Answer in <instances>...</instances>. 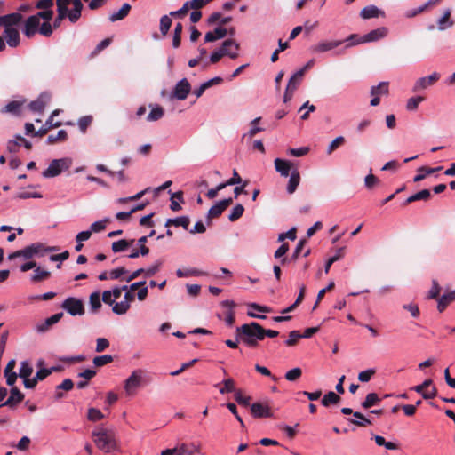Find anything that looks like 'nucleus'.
<instances>
[{
    "label": "nucleus",
    "mask_w": 455,
    "mask_h": 455,
    "mask_svg": "<svg viewBox=\"0 0 455 455\" xmlns=\"http://www.w3.org/2000/svg\"><path fill=\"white\" fill-rule=\"evenodd\" d=\"M379 183V180L371 173L368 174L364 178V184L368 189H371L374 186L378 185Z\"/></svg>",
    "instance_id": "62"
},
{
    "label": "nucleus",
    "mask_w": 455,
    "mask_h": 455,
    "mask_svg": "<svg viewBox=\"0 0 455 455\" xmlns=\"http://www.w3.org/2000/svg\"><path fill=\"white\" fill-rule=\"evenodd\" d=\"M108 221V219L95 221L91 225L89 230H92V232H94V233L100 232L106 228V223Z\"/></svg>",
    "instance_id": "59"
},
{
    "label": "nucleus",
    "mask_w": 455,
    "mask_h": 455,
    "mask_svg": "<svg viewBox=\"0 0 455 455\" xmlns=\"http://www.w3.org/2000/svg\"><path fill=\"white\" fill-rule=\"evenodd\" d=\"M24 398V395L17 389L16 387L11 390V395L9 398L4 401L2 406H13L19 403H20Z\"/></svg>",
    "instance_id": "24"
},
{
    "label": "nucleus",
    "mask_w": 455,
    "mask_h": 455,
    "mask_svg": "<svg viewBox=\"0 0 455 455\" xmlns=\"http://www.w3.org/2000/svg\"><path fill=\"white\" fill-rule=\"evenodd\" d=\"M190 224V220L188 216H180L174 219H168L165 222V226L174 225L175 227H182L188 230Z\"/></svg>",
    "instance_id": "27"
},
{
    "label": "nucleus",
    "mask_w": 455,
    "mask_h": 455,
    "mask_svg": "<svg viewBox=\"0 0 455 455\" xmlns=\"http://www.w3.org/2000/svg\"><path fill=\"white\" fill-rule=\"evenodd\" d=\"M50 276V272L44 269H42L40 267H37L34 270V274L31 276V281L36 283L41 282L43 280L47 279Z\"/></svg>",
    "instance_id": "41"
},
{
    "label": "nucleus",
    "mask_w": 455,
    "mask_h": 455,
    "mask_svg": "<svg viewBox=\"0 0 455 455\" xmlns=\"http://www.w3.org/2000/svg\"><path fill=\"white\" fill-rule=\"evenodd\" d=\"M87 418L91 421H98L104 418L103 413L96 408H90L88 410V415Z\"/></svg>",
    "instance_id": "55"
},
{
    "label": "nucleus",
    "mask_w": 455,
    "mask_h": 455,
    "mask_svg": "<svg viewBox=\"0 0 455 455\" xmlns=\"http://www.w3.org/2000/svg\"><path fill=\"white\" fill-rule=\"evenodd\" d=\"M74 387V382L70 379H65L60 385L56 387L55 399L63 397V393L60 390L70 391Z\"/></svg>",
    "instance_id": "30"
},
{
    "label": "nucleus",
    "mask_w": 455,
    "mask_h": 455,
    "mask_svg": "<svg viewBox=\"0 0 455 455\" xmlns=\"http://www.w3.org/2000/svg\"><path fill=\"white\" fill-rule=\"evenodd\" d=\"M343 42L340 40L337 41H322L311 47V51L313 52H325L331 51L339 45H341Z\"/></svg>",
    "instance_id": "15"
},
{
    "label": "nucleus",
    "mask_w": 455,
    "mask_h": 455,
    "mask_svg": "<svg viewBox=\"0 0 455 455\" xmlns=\"http://www.w3.org/2000/svg\"><path fill=\"white\" fill-rule=\"evenodd\" d=\"M300 181V175L298 170H293L290 175V180L287 185V192L292 194L297 189Z\"/></svg>",
    "instance_id": "26"
},
{
    "label": "nucleus",
    "mask_w": 455,
    "mask_h": 455,
    "mask_svg": "<svg viewBox=\"0 0 455 455\" xmlns=\"http://www.w3.org/2000/svg\"><path fill=\"white\" fill-rule=\"evenodd\" d=\"M304 74L305 68H300L296 73H294L289 79L288 84L286 86L287 91H291V93H294L298 86L300 84Z\"/></svg>",
    "instance_id": "19"
},
{
    "label": "nucleus",
    "mask_w": 455,
    "mask_h": 455,
    "mask_svg": "<svg viewBox=\"0 0 455 455\" xmlns=\"http://www.w3.org/2000/svg\"><path fill=\"white\" fill-rule=\"evenodd\" d=\"M172 19L170 18V14L169 15H164L161 17L160 19V32L162 33V35L165 36L171 26H172Z\"/></svg>",
    "instance_id": "48"
},
{
    "label": "nucleus",
    "mask_w": 455,
    "mask_h": 455,
    "mask_svg": "<svg viewBox=\"0 0 455 455\" xmlns=\"http://www.w3.org/2000/svg\"><path fill=\"white\" fill-rule=\"evenodd\" d=\"M299 339H301L300 332L299 331H291L289 333V338L285 340V345L292 347L297 344Z\"/></svg>",
    "instance_id": "57"
},
{
    "label": "nucleus",
    "mask_w": 455,
    "mask_h": 455,
    "mask_svg": "<svg viewBox=\"0 0 455 455\" xmlns=\"http://www.w3.org/2000/svg\"><path fill=\"white\" fill-rule=\"evenodd\" d=\"M263 327L256 323L251 322L244 323L236 328V338L245 346L249 347H256L262 339Z\"/></svg>",
    "instance_id": "1"
},
{
    "label": "nucleus",
    "mask_w": 455,
    "mask_h": 455,
    "mask_svg": "<svg viewBox=\"0 0 455 455\" xmlns=\"http://www.w3.org/2000/svg\"><path fill=\"white\" fill-rule=\"evenodd\" d=\"M345 142V138L343 136H338L335 138L327 148V154L331 155L338 147L342 145Z\"/></svg>",
    "instance_id": "58"
},
{
    "label": "nucleus",
    "mask_w": 455,
    "mask_h": 455,
    "mask_svg": "<svg viewBox=\"0 0 455 455\" xmlns=\"http://www.w3.org/2000/svg\"><path fill=\"white\" fill-rule=\"evenodd\" d=\"M62 315V313L52 315V316L45 319L43 323H37L35 327V330L39 333L48 331L52 324L57 323L61 319Z\"/></svg>",
    "instance_id": "16"
},
{
    "label": "nucleus",
    "mask_w": 455,
    "mask_h": 455,
    "mask_svg": "<svg viewBox=\"0 0 455 455\" xmlns=\"http://www.w3.org/2000/svg\"><path fill=\"white\" fill-rule=\"evenodd\" d=\"M243 212H244V207L243 206V204H235L228 215V220L232 222L237 220L239 218L242 217V215L243 214Z\"/></svg>",
    "instance_id": "46"
},
{
    "label": "nucleus",
    "mask_w": 455,
    "mask_h": 455,
    "mask_svg": "<svg viewBox=\"0 0 455 455\" xmlns=\"http://www.w3.org/2000/svg\"><path fill=\"white\" fill-rule=\"evenodd\" d=\"M4 36L10 47H16L20 44V33L17 28H6L4 30Z\"/></svg>",
    "instance_id": "14"
},
{
    "label": "nucleus",
    "mask_w": 455,
    "mask_h": 455,
    "mask_svg": "<svg viewBox=\"0 0 455 455\" xmlns=\"http://www.w3.org/2000/svg\"><path fill=\"white\" fill-rule=\"evenodd\" d=\"M93 442L97 448L104 452H110L116 448L114 435L105 428H99L92 433Z\"/></svg>",
    "instance_id": "3"
},
{
    "label": "nucleus",
    "mask_w": 455,
    "mask_h": 455,
    "mask_svg": "<svg viewBox=\"0 0 455 455\" xmlns=\"http://www.w3.org/2000/svg\"><path fill=\"white\" fill-rule=\"evenodd\" d=\"M131 8L132 7L128 3H124L117 12H113L109 16V20L111 22H115L124 19L129 14Z\"/></svg>",
    "instance_id": "25"
},
{
    "label": "nucleus",
    "mask_w": 455,
    "mask_h": 455,
    "mask_svg": "<svg viewBox=\"0 0 455 455\" xmlns=\"http://www.w3.org/2000/svg\"><path fill=\"white\" fill-rule=\"evenodd\" d=\"M387 34V29L384 27L373 29L370 31L369 33L359 36L356 34H353L349 36L345 42L347 43V47L359 44H364L369 42H376L381 38H384Z\"/></svg>",
    "instance_id": "5"
},
{
    "label": "nucleus",
    "mask_w": 455,
    "mask_h": 455,
    "mask_svg": "<svg viewBox=\"0 0 455 455\" xmlns=\"http://www.w3.org/2000/svg\"><path fill=\"white\" fill-rule=\"evenodd\" d=\"M342 257H343V248H340V249H339V250L336 251L335 255H333L332 257H331V258L327 260V262L325 263V266H324V272H325V273H328V272H329V270H330V268H331V265H332L334 262H336V261H338L339 259H340Z\"/></svg>",
    "instance_id": "52"
},
{
    "label": "nucleus",
    "mask_w": 455,
    "mask_h": 455,
    "mask_svg": "<svg viewBox=\"0 0 455 455\" xmlns=\"http://www.w3.org/2000/svg\"><path fill=\"white\" fill-rule=\"evenodd\" d=\"M15 366V361L14 360H11L5 369H4V375L6 377V384L8 386H13L16 379H17V374L15 372H12V369L14 368Z\"/></svg>",
    "instance_id": "28"
},
{
    "label": "nucleus",
    "mask_w": 455,
    "mask_h": 455,
    "mask_svg": "<svg viewBox=\"0 0 455 455\" xmlns=\"http://www.w3.org/2000/svg\"><path fill=\"white\" fill-rule=\"evenodd\" d=\"M72 164V160L68 157L52 160L48 168L45 169L42 175L44 178H53L60 175L63 171L68 170Z\"/></svg>",
    "instance_id": "6"
},
{
    "label": "nucleus",
    "mask_w": 455,
    "mask_h": 455,
    "mask_svg": "<svg viewBox=\"0 0 455 455\" xmlns=\"http://www.w3.org/2000/svg\"><path fill=\"white\" fill-rule=\"evenodd\" d=\"M163 265V261L158 259L155 261L151 266H149L148 268L144 269L145 276L150 277L155 275L161 268Z\"/></svg>",
    "instance_id": "49"
},
{
    "label": "nucleus",
    "mask_w": 455,
    "mask_h": 455,
    "mask_svg": "<svg viewBox=\"0 0 455 455\" xmlns=\"http://www.w3.org/2000/svg\"><path fill=\"white\" fill-rule=\"evenodd\" d=\"M200 451V446L195 443H181L174 448L175 455H195Z\"/></svg>",
    "instance_id": "12"
},
{
    "label": "nucleus",
    "mask_w": 455,
    "mask_h": 455,
    "mask_svg": "<svg viewBox=\"0 0 455 455\" xmlns=\"http://www.w3.org/2000/svg\"><path fill=\"white\" fill-rule=\"evenodd\" d=\"M376 371L375 369H368L365 371H361L358 374V379L361 382H368L371 379V377L375 374Z\"/></svg>",
    "instance_id": "60"
},
{
    "label": "nucleus",
    "mask_w": 455,
    "mask_h": 455,
    "mask_svg": "<svg viewBox=\"0 0 455 455\" xmlns=\"http://www.w3.org/2000/svg\"><path fill=\"white\" fill-rule=\"evenodd\" d=\"M275 171L281 174V176L287 177L291 169V163L287 160L276 158L275 159Z\"/></svg>",
    "instance_id": "21"
},
{
    "label": "nucleus",
    "mask_w": 455,
    "mask_h": 455,
    "mask_svg": "<svg viewBox=\"0 0 455 455\" xmlns=\"http://www.w3.org/2000/svg\"><path fill=\"white\" fill-rule=\"evenodd\" d=\"M49 97L47 95L41 94L38 99L33 100L29 104V108L33 112L41 113L44 111Z\"/></svg>",
    "instance_id": "22"
},
{
    "label": "nucleus",
    "mask_w": 455,
    "mask_h": 455,
    "mask_svg": "<svg viewBox=\"0 0 455 455\" xmlns=\"http://www.w3.org/2000/svg\"><path fill=\"white\" fill-rule=\"evenodd\" d=\"M68 138V133L65 130H60L56 135H50L47 138V143L52 144L58 140H65Z\"/></svg>",
    "instance_id": "54"
},
{
    "label": "nucleus",
    "mask_w": 455,
    "mask_h": 455,
    "mask_svg": "<svg viewBox=\"0 0 455 455\" xmlns=\"http://www.w3.org/2000/svg\"><path fill=\"white\" fill-rule=\"evenodd\" d=\"M251 411L254 418L272 417L270 408L260 403H254L251 405Z\"/></svg>",
    "instance_id": "13"
},
{
    "label": "nucleus",
    "mask_w": 455,
    "mask_h": 455,
    "mask_svg": "<svg viewBox=\"0 0 455 455\" xmlns=\"http://www.w3.org/2000/svg\"><path fill=\"white\" fill-rule=\"evenodd\" d=\"M182 29L183 27L181 23H177L175 25L172 37V46L174 48H178L180 45Z\"/></svg>",
    "instance_id": "45"
},
{
    "label": "nucleus",
    "mask_w": 455,
    "mask_h": 455,
    "mask_svg": "<svg viewBox=\"0 0 455 455\" xmlns=\"http://www.w3.org/2000/svg\"><path fill=\"white\" fill-rule=\"evenodd\" d=\"M24 101L12 100L5 105L1 109V113H10L12 115H19L20 112V108Z\"/></svg>",
    "instance_id": "32"
},
{
    "label": "nucleus",
    "mask_w": 455,
    "mask_h": 455,
    "mask_svg": "<svg viewBox=\"0 0 455 455\" xmlns=\"http://www.w3.org/2000/svg\"><path fill=\"white\" fill-rule=\"evenodd\" d=\"M101 298L100 291L92 292L89 298V305L92 313H97L101 307Z\"/></svg>",
    "instance_id": "31"
},
{
    "label": "nucleus",
    "mask_w": 455,
    "mask_h": 455,
    "mask_svg": "<svg viewBox=\"0 0 455 455\" xmlns=\"http://www.w3.org/2000/svg\"><path fill=\"white\" fill-rule=\"evenodd\" d=\"M73 0H57L58 20H63L68 14V6Z\"/></svg>",
    "instance_id": "37"
},
{
    "label": "nucleus",
    "mask_w": 455,
    "mask_h": 455,
    "mask_svg": "<svg viewBox=\"0 0 455 455\" xmlns=\"http://www.w3.org/2000/svg\"><path fill=\"white\" fill-rule=\"evenodd\" d=\"M419 200H427V188L422 189L416 194L409 196L403 203V205H407L412 202L419 201Z\"/></svg>",
    "instance_id": "51"
},
{
    "label": "nucleus",
    "mask_w": 455,
    "mask_h": 455,
    "mask_svg": "<svg viewBox=\"0 0 455 455\" xmlns=\"http://www.w3.org/2000/svg\"><path fill=\"white\" fill-rule=\"evenodd\" d=\"M164 116V109L160 106H155L147 116L148 122H154L161 119Z\"/></svg>",
    "instance_id": "43"
},
{
    "label": "nucleus",
    "mask_w": 455,
    "mask_h": 455,
    "mask_svg": "<svg viewBox=\"0 0 455 455\" xmlns=\"http://www.w3.org/2000/svg\"><path fill=\"white\" fill-rule=\"evenodd\" d=\"M240 44L233 39H227L222 43L220 49L213 52L210 56L211 63H217L223 56H228L235 60L238 57Z\"/></svg>",
    "instance_id": "4"
},
{
    "label": "nucleus",
    "mask_w": 455,
    "mask_h": 455,
    "mask_svg": "<svg viewBox=\"0 0 455 455\" xmlns=\"http://www.w3.org/2000/svg\"><path fill=\"white\" fill-rule=\"evenodd\" d=\"M235 400L243 406H248L250 404L251 398L249 396H243L241 390L235 392Z\"/></svg>",
    "instance_id": "61"
},
{
    "label": "nucleus",
    "mask_w": 455,
    "mask_h": 455,
    "mask_svg": "<svg viewBox=\"0 0 455 455\" xmlns=\"http://www.w3.org/2000/svg\"><path fill=\"white\" fill-rule=\"evenodd\" d=\"M424 100V97L423 96H418V97H412V98H410L407 101V105H406V108L409 110V111H413L415 110L419 104L420 102H422Z\"/></svg>",
    "instance_id": "56"
},
{
    "label": "nucleus",
    "mask_w": 455,
    "mask_h": 455,
    "mask_svg": "<svg viewBox=\"0 0 455 455\" xmlns=\"http://www.w3.org/2000/svg\"><path fill=\"white\" fill-rule=\"evenodd\" d=\"M111 362H113V356L110 355H103L93 358V364L96 367L104 366Z\"/></svg>",
    "instance_id": "50"
},
{
    "label": "nucleus",
    "mask_w": 455,
    "mask_h": 455,
    "mask_svg": "<svg viewBox=\"0 0 455 455\" xmlns=\"http://www.w3.org/2000/svg\"><path fill=\"white\" fill-rule=\"evenodd\" d=\"M151 382L150 373L142 368L133 370L124 382V390L128 396H133L140 388Z\"/></svg>",
    "instance_id": "2"
},
{
    "label": "nucleus",
    "mask_w": 455,
    "mask_h": 455,
    "mask_svg": "<svg viewBox=\"0 0 455 455\" xmlns=\"http://www.w3.org/2000/svg\"><path fill=\"white\" fill-rule=\"evenodd\" d=\"M178 201H183V193L181 191H178L176 193L172 194L170 204V208L172 211L178 212L181 209V206L180 205Z\"/></svg>",
    "instance_id": "39"
},
{
    "label": "nucleus",
    "mask_w": 455,
    "mask_h": 455,
    "mask_svg": "<svg viewBox=\"0 0 455 455\" xmlns=\"http://www.w3.org/2000/svg\"><path fill=\"white\" fill-rule=\"evenodd\" d=\"M302 375V371L300 368L299 367H296V368H293L290 371H288L286 373H285V379L288 380V381H295L297 379H299Z\"/></svg>",
    "instance_id": "53"
},
{
    "label": "nucleus",
    "mask_w": 455,
    "mask_h": 455,
    "mask_svg": "<svg viewBox=\"0 0 455 455\" xmlns=\"http://www.w3.org/2000/svg\"><path fill=\"white\" fill-rule=\"evenodd\" d=\"M22 20V15L19 12H13L7 15L0 16V26L4 28H15Z\"/></svg>",
    "instance_id": "10"
},
{
    "label": "nucleus",
    "mask_w": 455,
    "mask_h": 455,
    "mask_svg": "<svg viewBox=\"0 0 455 455\" xmlns=\"http://www.w3.org/2000/svg\"><path fill=\"white\" fill-rule=\"evenodd\" d=\"M340 401V397L339 395H337L336 393H334L333 391H329L328 393H326L321 403L324 406V407H328L330 406L331 404H336L338 403Z\"/></svg>",
    "instance_id": "35"
},
{
    "label": "nucleus",
    "mask_w": 455,
    "mask_h": 455,
    "mask_svg": "<svg viewBox=\"0 0 455 455\" xmlns=\"http://www.w3.org/2000/svg\"><path fill=\"white\" fill-rule=\"evenodd\" d=\"M388 93V83L380 82L378 85L372 86L371 89V94L375 95H387Z\"/></svg>",
    "instance_id": "42"
},
{
    "label": "nucleus",
    "mask_w": 455,
    "mask_h": 455,
    "mask_svg": "<svg viewBox=\"0 0 455 455\" xmlns=\"http://www.w3.org/2000/svg\"><path fill=\"white\" fill-rule=\"evenodd\" d=\"M191 91V85L187 78H182L174 86L172 92V98L184 100Z\"/></svg>",
    "instance_id": "8"
},
{
    "label": "nucleus",
    "mask_w": 455,
    "mask_h": 455,
    "mask_svg": "<svg viewBox=\"0 0 455 455\" xmlns=\"http://www.w3.org/2000/svg\"><path fill=\"white\" fill-rule=\"evenodd\" d=\"M134 242H135L134 239H131V240L121 239V240L114 242L112 243L111 248L114 252L124 251L127 248L133 245Z\"/></svg>",
    "instance_id": "33"
},
{
    "label": "nucleus",
    "mask_w": 455,
    "mask_h": 455,
    "mask_svg": "<svg viewBox=\"0 0 455 455\" xmlns=\"http://www.w3.org/2000/svg\"><path fill=\"white\" fill-rule=\"evenodd\" d=\"M176 275L178 277L183 278V277H188V276H203V275H206V273L202 270H199L197 268H188L185 270L179 268L176 271Z\"/></svg>",
    "instance_id": "34"
},
{
    "label": "nucleus",
    "mask_w": 455,
    "mask_h": 455,
    "mask_svg": "<svg viewBox=\"0 0 455 455\" xmlns=\"http://www.w3.org/2000/svg\"><path fill=\"white\" fill-rule=\"evenodd\" d=\"M109 347V341L106 338H98L95 351L100 353Z\"/></svg>",
    "instance_id": "63"
},
{
    "label": "nucleus",
    "mask_w": 455,
    "mask_h": 455,
    "mask_svg": "<svg viewBox=\"0 0 455 455\" xmlns=\"http://www.w3.org/2000/svg\"><path fill=\"white\" fill-rule=\"evenodd\" d=\"M62 308L72 316L83 315L84 314L83 301L74 297L67 298L62 303Z\"/></svg>",
    "instance_id": "7"
},
{
    "label": "nucleus",
    "mask_w": 455,
    "mask_h": 455,
    "mask_svg": "<svg viewBox=\"0 0 455 455\" xmlns=\"http://www.w3.org/2000/svg\"><path fill=\"white\" fill-rule=\"evenodd\" d=\"M222 384H223V387H221L219 390L220 394L224 395V394L236 391L235 388V381L233 379H231V378L225 379L222 381Z\"/></svg>",
    "instance_id": "47"
},
{
    "label": "nucleus",
    "mask_w": 455,
    "mask_h": 455,
    "mask_svg": "<svg viewBox=\"0 0 455 455\" xmlns=\"http://www.w3.org/2000/svg\"><path fill=\"white\" fill-rule=\"evenodd\" d=\"M233 202V198H226L219 201L208 211L207 219L219 217Z\"/></svg>",
    "instance_id": "9"
},
{
    "label": "nucleus",
    "mask_w": 455,
    "mask_h": 455,
    "mask_svg": "<svg viewBox=\"0 0 455 455\" xmlns=\"http://www.w3.org/2000/svg\"><path fill=\"white\" fill-rule=\"evenodd\" d=\"M451 10L445 9L443 12V15L437 20V28L439 30H445L449 28H451L454 25V20L451 18Z\"/></svg>",
    "instance_id": "17"
},
{
    "label": "nucleus",
    "mask_w": 455,
    "mask_h": 455,
    "mask_svg": "<svg viewBox=\"0 0 455 455\" xmlns=\"http://www.w3.org/2000/svg\"><path fill=\"white\" fill-rule=\"evenodd\" d=\"M92 117L91 116H84L78 120L79 129L84 132L88 126L91 124Z\"/></svg>",
    "instance_id": "64"
},
{
    "label": "nucleus",
    "mask_w": 455,
    "mask_h": 455,
    "mask_svg": "<svg viewBox=\"0 0 455 455\" xmlns=\"http://www.w3.org/2000/svg\"><path fill=\"white\" fill-rule=\"evenodd\" d=\"M380 11L375 5H368L362 9L360 15L363 19H371L379 16Z\"/></svg>",
    "instance_id": "36"
},
{
    "label": "nucleus",
    "mask_w": 455,
    "mask_h": 455,
    "mask_svg": "<svg viewBox=\"0 0 455 455\" xmlns=\"http://www.w3.org/2000/svg\"><path fill=\"white\" fill-rule=\"evenodd\" d=\"M228 34V29L223 27H217L213 31H209L204 36V42L210 43L224 38Z\"/></svg>",
    "instance_id": "18"
},
{
    "label": "nucleus",
    "mask_w": 455,
    "mask_h": 455,
    "mask_svg": "<svg viewBox=\"0 0 455 455\" xmlns=\"http://www.w3.org/2000/svg\"><path fill=\"white\" fill-rule=\"evenodd\" d=\"M380 403V399L376 393H369L365 400L362 403V407L363 409H369L374 405H377Z\"/></svg>",
    "instance_id": "38"
},
{
    "label": "nucleus",
    "mask_w": 455,
    "mask_h": 455,
    "mask_svg": "<svg viewBox=\"0 0 455 455\" xmlns=\"http://www.w3.org/2000/svg\"><path fill=\"white\" fill-rule=\"evenodd\" d=\"M73 9L68 12V17L73 23L76 22L81 16V11L83 9V4L80 0H73Z\"/></svg>",
    "instance_id": "23"
},
{
    "label": "nucleus",
    "mask_w": 455,
    "mask_h": 455,
    "mask_svg": "<svg viewBox=\"0 0 455 455\" xmlns=\"http://www.w3.org/2000/svg\"><path fill=\"white\" fill-rule=\"evenodd\" d=\"M355 419H347V420L358 427H365L368 425H371V420L366 418L363 413L359 411H355L353 413Z\"/></svg>",
    "instance_id": "29"
},
{
    "label": "nucleus",
    "mask_w": 455,
    "mask_h": 455,
    "mask_svg": "<svg viewBox=\"0 0 455 455\" xmlns=\"http://www.w3.org/2000/svg\"><path fill=\"white\" fill-rule=\"evenodd\" d=\"M455 300V290L443 294L438 298L437 309L440 313L443 312L450 303Z\"/></svg>",
    "instance_id": "20"
},
{
    "label": "nucleus",
    "mask_w": 455,
    "mask_h": 455,
    "mask_svg": "<svg viewBox=\"0 0 455 455\" xmlns=\"http://www.w3.org/2000/svg\"><path fill=\"white\" fill-rule=\"evenodd\" d=\"M40 25V21L34 15L29 16L25 21L23 33L24 35L30 38L32 37L37 31Z\"/></svg>",
    "instance_id": "11"
},
{
    "label": "nucleus",
    "mask_w": 455,
    "mask_h": 455,
    "mask_svg": "<svg viewBox=\"0 0 455 455\" xmlns=\"http://www.w3.org/2000/svg\"><path fill=\"white\" fill-rule=\"evenodd\" d=\"M130 304L127 302V301H120V302H116L114 303L113 307H112V311L113 313H115L116 315H124L127 313V311L129 310L130 308Z\"/></svg>",
    "instance_id": "40"
},
{
    "label": "nucleus",
    "mask_w": 455,
    "mask_h": 455,
    "mask_svg": "<svg viewBox=\"0 0 455 455\" xmlns=\"http://www.w3.org/2000/svg\"><path fill=\"white\" fill-rule=\"evenodd\" d=\"M33 372V367L28 361H23L20 363L19 376L21 379L29 378Z\"/></svg>",
    "instance_id": "44"
}]
</instances>
